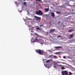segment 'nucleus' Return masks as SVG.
Wrapping results in <instances>:
<instances>
[{
  "instance_id": "nucleus-1",
  "label": "nucleus",
  "mask_w": 75,
  "mask_h": 75,
  "mask_svg": "<svg viewBox=\"0 0 75 75\" xmlns=\"http://www.w3.org/2000/svg\"><path fill=\"white\" fill-rule=\"evenodd\" d=\"M35 51L36 53L39 54L40 55H43L44 54V51L40 49L36 50Z\"/></svg>"
},
{
  "instance_id": "nucleus-2",
  "label": "nucleus",
  "mask_w": 75,
  "mask_h": 75,
  "mask_svg": "<svg viewBox=\"0 0 75 75\" xmlns=\"http://www.w3.org/2000/svg\"><path fill=\"white\" fill-rule=\"evenodd\" d=\"M36 14L38 16H42L43 14V12L41 10H39L38 11H36Z\"/></svg>"
},
{
  "instance_id": "nucleus-3",
  "label": "nucleus",
  "mask_w": 75,
  "mask_h": 75,
  "mask_svg": "<svg viewBox=\"0 0 75 75\" xmlns=\"http://www.w3.org/2000/svg\"><path fill=\"white\" fill-rule=\"evenodd\" d=\"M35 18H36V20H39L40 21L41 20V17H38L37 16H34Z\"/></svg>"
},
{
  "instance_id": "nucleus-4",
  "label": "nucleus",
  "mask_w": 75,
  "mask_h": 75,
  "mask_svg": "<svg viewBox=\"0 0 75 75\" xmlns=\"http://www.w3.org/2000/svg\"><path fill=\"white\" fill-rule=\"evenodd\" d=\"M62 75H69L68 74V73H67V71H63L62 73Z\"/></svg>"
},
{
  "instance_id": "nucleus-5",
  "label": "nucleus",
  "mask_w": 75,
  "mask_h": 75,
  "mask_svg": "<svg viewBox=\"0 0 75 75\" xmlns=\"http://www.w3.org/2000/svg\"><path fill=\"white\" fill-rule=\"evenodd\" d=\"M55 31V29H50V33H53Z\"/></svg>"
},
{
  "instance_id": "nucleus-6",
  "label": "nucleus",
  "mask_w": 75,
  "mask_h": 75,
  "mask_svg": "<svg viewBox=\"0 0 75 75\" xmlns=\"http://www.w3.org/2000/svg\"><path fill=\"white\" fill-rule=\"evenodd\" d=\"M38 42V40L37 38H35L34 41H32L33 43H34V42Z\"/></svg>"
},
{
  "instance_id": "nucleus-7",
  "label": "nucleus",
  "mask_w": 75,
  "mask_h": 75,
  "mask_svg": "<svg viewBox=\"0 0 75 75\" xmlns=\"http://www.w3.org/2000/svg\"><path fill=\"white\" fill-rule=\"evenodd\" d=\"M70 37L69 38V39H71L72 38H73V37H74V34H71L70 35Z\"/></svg>"
},
{
  "instance_id": "nucleus-8",
  "label": "nucleus",
  "mask_w": 75,
  "mask_h": 75,
  "mask_svg": "<svg viewBox=\"0 0 75 75\" xmlns=\"http://www.w3.org/2000/svg\"><path fill=\"white\" fill-rule=\"evenodd\" d=\"M51 14H52V17H54V16H55V14H54V13L53 12H51Z\"/></svg>"
},
{
  "instance_id": "nucleus-9",
  "label": "nucleus",
  "mask_w": 75,
  "mask_h": 75,
  "mask_svg": "<svg viewBox=\"0 0 75 75\" xmlns=\"http://www.w3.org/2000/svg\"><path fill=\"white\" fill-rule=\"evenodd\" d=\"M45 12H48V11H49V8H45Z\"/></svg>"
},
{
  "instance_id": "nucleus-10",
  "label": "nucleus",
  "mask_w": 75,
  "mask_h": 75,
  "mask_svg": "<svg viewBox=\"0 0 75 75\" xmlns=\"http://www.w3.org/2000/svg\"><path fill=\"white\" fill-rule=\"evenodd\" d=\"M62 52H56L55 53L56 54V55H57V54H58V55H61V54L60 53H61Z\"/></svg>"
},
{
  "instance_id": "nucleus-11",
  "label": "nucleus",
  "mask_w": 75,
  "mask_h": 75,
  "mask_svg": "<svg viewBox=\"0 0 75 75\" xmlns=\"http://www.w3.org/2000/svg\"><path fill=\"white\" fill-rule=\"evenodd\" d=\"M62 47L61 46H58V47H55V48L56 49H58V48H62Z\"/></svg>"
},
{
  "instance_id": "nucleus-12",
  "label": "nucleus",
  "mask_w": 75,
  "mask_h": 75,
  "mask_svg": "<svg viewBox=\"0 0 75 75\" xmlns=\"http://www.w3.org/2000/svg\"><path fill=\"white\" fill-rule=\"evenodd\" d=\"M53 67L54 68H57V63H55V64L54 65V66H53Z\"/></svg>"
},
{
  "instance_id": "nucleus-13",
  "label": "nucleus",
  "mask_w": 75,
  "mask_h": 75,
  "mask_svg": "<svg viewBox=\"0 0 75 75\" xmlns=\"http://www.w3.org/2000/svg\"><path fill=\"white\" fill-rule=\"evenodd\" d=\"M36 29L37 30H40V31H41V30H42V29L41 28V29H40L39 27H37L36 28Z\"/></svg>"
},
{
  "instance_id": "nucleus-14",
  "label": "nucleus",
  "mask_w": 75,
  "mask_h": 75,
  "mask_svg": "<svg viewBox=\"0 0 75 75\" xmlns=\"http://www.w3.org/2000/svg\"><path fill=\"white\" fill-rule=\"evenodd\" d=\"M74 30H73L71 29L69 30L68 32H72V31H73Z\"/></svg>"
},
{
  "instance_id": "nucleus-15",
  "label": "nucleus",
  "mask_w": 75,
  "mask_h": 75,
  "mask_svg": "<svg viewBox=\"0 0 75 75\" xmlns=\"http://www.w3.org/2000/svg\"><path fill=\"white\" fill-rule=\"evenodd\" d=\"M26 3H27L26 2H25L23 3V4H24V5H25V6H26L27 5V4Z\"/></svg>"
},
{
  "instance_id": "nucleus-16",
  "label": "nucleus",
  "mask_w": 75,
  "mask_h": 75,
  "mask_svg": "<svg viewBox=\"0 0 75 75\" xmlns=\"http://www.w3.org/2000/svg\"><path fill=\"white\" fill-rule=\"evenodd\" d=\"M57 14H60L61 13V12L59 11L56 12Z\"/></svg>"
},
{
  "instance_id": "nucleus-17",
  "label": "nucleus",
  "mask_w": 75,
  "mask_h": 75,
  "mask_svg": "<svg viewBox=\"0 0 75 75\" xmlns=\"http://www.w3.org/2000/svg\"><path fill=\"white\" fill-rule=\"evenodd\" d=\"M60 37H62V36H60V35H58L57 36V38H60Z\"/></svg>"
},
{
  "instance_id": "nucleus-18",
  "label": "nucleus",
  "mask_w": 75,
  "mask_h": 75,
  "mask_svg": "<svg viewBox=\"0 0 75 75\" xmlns=\"http://www.w3.org/2000/svg\"><path fill=\"white\" fill-rule=\"evenodd\" d=\"M35 35H37V36H39V35L37 34V33H35Z\"/></svg>"
},
{
  "instance_id": "nucleus-19",
  "label": "nucleus",
  "mask_w": 75,
  "mask_h": 75,
  "mask_svg": "<svg viewBox=\"0 0 75 75\" xmlns=\"http://www.w3.org/2000/svg\"><path fill=\"white\" fill-rule=\"evenodd\" d=\"M62 69H65V68L64 67H62L61 68Z\"/></svg>"
},
{
  "instance_id": "nucleus-20",
  "label": "nucleus",
  "mask_w": 75,
  "mask_h": 75,
  "mask_svg": "<svg viewBox=\"0 0 75 75\" xmlns=\"http://www.w3.org/2000/svg\"><path fill=\"white\" fill-rule=\"evenodd\" d=\"M45 66L46 68H50L48 67V66L47 65H45Z\"/></svg>"
},
{
  "instance_id": "nucleus-21",
  "label": "nucleus",
  "mask_w": 75,
  "mask_h": 75,
  "mask_svg": "<svg viewBox=\"0 0 75 75\" xmlns=\"http://www.w3.org/2000/svg\"><path fill=\"white\" fill-rule=\"evenodd\" d=\"M42 26H44V25H40V27H42Z\"/></svg>"
},
{
  "instance_id": "nucleus-22",
  "label": "nucleus",
  "mask_w": 75,
  "mask_h": 75,
  "mask_svg": "<svg viewBox=\"0 0 75 75\" xmlns=\"http://www.w3.org/2000/svg\"><path fill=\"white\" fill-rule=\"evenodd\" d=\"M50 60H48L47 61H46V62H50Z\"/></svg>"
},
{
  "instance_id": "nucleus-23",
  "label": "nucleus",
  "mask_w": 75,
  "mask_h": 75,
  "mask_svg": "<svg viewBox=\"0 0 75 75\" xmlns=\"http://www.w3.org/2000/svg\"><path fill=\"white\" fill-rule=\"evenodd\" d=\"M48 51H49L50 52H52V51H51V50H48Z\"/></svg>"
},
{
  "instance_id": "nucleus-24",
  "label": "nucleus",
  "mask_w": 75,
  "mask_h": 75,
  "mask_svg": "<svg viewBox=\"0 0 75 75\" xmlns=\"http://www.w3.org/2000/svg\"><path fill=\"white\" fill-rule=\"evenodd\" d=\"M36 1H41V0H36Z\"/></svg>"
},
{
  "instance_id": "nucleus-25",
  "label": "nucleus",
  "mask_w": 75,
  "mask_h": 75,
  "mask_svg": "<svg viewBox=\"0 0 75 75\" xmlns=\"http://www.w3.org/2000/svg\"><path fill=\"white\" fill-rule=\"evenodd\" d=\"M52 55L51 54V55L49 56V57H50V58H51V57H52Z\"/></svg>"
},
{
  "instance_id": "nucleus-26",
  "label": "nucleus",
  "mask_w": 75,
  "mask_h": 75,
  "mask_svg": "<svg viewBox=\"0 0 75 75\" xmlns=\"http://www.w3.org/2000/svg\"><path fill=\"white\" fill-rule=\"evenodd\" d=\"M71 58V57H70L69 56H68L67 57L68 58Z\"/></svg>"
},
{
  "instance_id": "nucleus-27",
  "label": "nucleus",
  "mask_w": 75,
  "mask_h": 75,
  "mask_svg": "<svg viewBox=\"0 0 75 75\" xmlns=\"http://www.w3.org/2000/svg\"><path fill=\"white\" fill-rule=\"evenodd\" d=\"M54 58H57V56L55 55H54L53 56Z\"/></svg>"
},
{
  "instance_id": "nucleus-28",
  "label": "nucleus",
  "mask_w": 75,
  "mask_h": 75,
  "mask_svg": "<svg viewBox=\"0 0 75 75\" xmlns=\"http://www.w3.org/2000/svg\"><path fill=\"white\" fill-rule=\"evenodd\" d=\"M63 58H64V59H65V58H66V57H65V56H64Z\"/></svg>"
},
{
  "instance_id": "nucleus-29",
  "label": "nucleus",
  "mask_w": 75,
  "mask_h": 75,
  "mask_svg": "<svg viewBox=\"0 0 75 75\" xmlns=\"http://www.w3.org/2000/svg\"><path fill=\"white\" fill-rule=\"evenodd\" d=\"M71 74H72V73L71 72H69V75H71Z\"/></svg>"
},
{
  "instance_id": "nucleus-30",
  "label": "nucleus",
  "mask_w": 75,
  "mask_h": 75,
  "mask_svg": "<svg viewBox=\"0 0 75 75\" xmlns=\"http://www.w3.org/2000/svg\"><path fill=\"white\" fill-rule=\"evenodd\" d=\"M67 6H71V5L70 4H68L67 5Z\"/></svg>"
},
{
  "instance_id": "nucleus-31",
  "label": "nucleus",
  "mask_w": 75,
  "mask_h": 75,
  "mask_svg": "<svg viewBox=\"0 0 75 75\" xmlns=\"http://www.w3.org/2000/svg\"><path fill=\"white\" fill-rule=\"evenodd\" d=\"M15 4H17V2H15Z\"/></svg>"
},
{
  "instance_id": "nucleus-32",
  "label": "nucleus",
  "mask_w": 75,
  "mask_h": 75,
  "mask_svg": "<svg viewBox=\"0 0 75 75\" xmlns=\"http://www.w3.org/2000/svg\"><path fill=\"white\" fill-rule=\"evenodd\" d=\"M47 35H48V32H47Z\"/></svg>"
},
{
  "instance_id": "nucleus-33",
  "label": "nucleus",
  "mask_w": 75,
  "mask_h": 75,
  "mask_svg": "<svg viewBox=\"0 0 75 75\" xmlns=\"http://www.w3.org/2000/svg\"><path fill=\"white\" fill-rule=\"evenodd\" d=\"M34 28V27H33L32 28H32Z\"/></svg>"
},
{
  "instance_id": "nucleus-34",
  "label": "nucleus",
  "mask_w": 75,
  "mask_h": 75,
  "mask_svg": "<svg viewBox=\"0 0 75 75\" xmlns=\"http://www.w3.org/2000/svg\"><path fill=\"white\" fill-rule=\"evenodd\" d=\"M35 38H38V37H35Z\"/></svg>"
},
{
  "instance_id": "nucleus-35",
  "label": "nucleus",
  "mask_w": 75,
  "mask_h": 75,
  "mask_svg": "<svg viewBox=\"0 0 75 75\" xmlns=\"http://www.w3.org/2000/svg\"><path fill=\"white\" fill-rule=\"evenodd\" d=\"M72 11H73V10H72Z\"/></svg>"
},
{
  "instance_id": "nucleus-36",
  "label": "nucleus",
  "mask_w": 75,
  "mask_h": 75,
  "mask_svg": "<svg viewBox=\"0 0 75 75\" xmlns=\"http://www.w3.org/2000/svg\"><path fill=\"white\" fill-rule=\"evenodd\" d=\"M41 44H42V43H41Z\"/></svg>"
},
{
  "instance_id": "nucleus-37",
  "label": "nucleus",
  "mask_w": 75,
  "mask_h": 75,
  "mask_svg": "<svg viewBox=\"0 0 75 75\" xmlns=\"http://www.w3.org/2000/svg\"><path fill=\"white\" fill-rule=\"evenodd\" d=\"M59 22H60L59 21Z\"/></svg>"
}]
</instances>
